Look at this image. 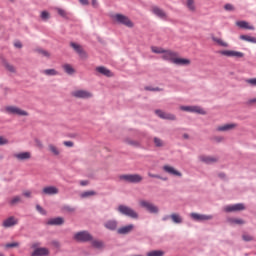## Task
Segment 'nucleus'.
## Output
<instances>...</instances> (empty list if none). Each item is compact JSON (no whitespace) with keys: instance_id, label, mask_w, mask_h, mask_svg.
<instances>
[{"instance_id":"nucleus-1","label":"nucleus","mask_w":256,"mask_h":256,"mask_svg":"<svg viewBox=\"0 0 256 256\" xmlns=\"http://www.w3.org/2000/svg\"><path fill=\"white\" fill-rule=\"evenodd\" d=\"M118 211L122 215H125L126 217H130L131 219H138L139 214L135 212L131 207L126 206V205H120L118 206Z\"/></svg>"},{"instance_id":"nucleus-2","label":"nucleus","mask_w":256,"mask_h":256,"mask_svg":"<svg viewBox=\"0 0 256 256\" xmlns=\"http://www.w3.org/2000/svg\"><path fill=\"white\" fill-rule=\"evenodd\" d=\"M114 21L117 23H120V25H125V27H129L130 29L134 27L133 22L129 17L123 15V14H115L113 15Z\"/></svg>"},{"instance_id":"nucleus-3","label":"nucleus","mask_w":256,"mask_h":256,"mask_svg":"<svg viewBox=\"0 0 256 256\" xmlns=\"http://www.w3.org/2000/svg\"><path fill=\"white\" fill-rule=\"evenodd\" d=\"M120 180L126 183H141L143 176L139 174H124L120 176Z\"/></svg>"},{"instance_id":"nucleus-4","label":"nucleus","mask_w":256,"mask_h":256,"mask_svg":"<svg viewBox=\"0 0 256 256\" xmlns=\"http://www.w3.org/2000/svg\"><path fill=\"white\" fill-rule=\"evenodd\" d=\"M139 205L149 213H159V208L147 200H140Z\"/></svg>"},{"instance_id":"nucleus-5","label":"nucleus","mask_w":256,"mask_h":256,"mask_svg":"<svg viewBox=\"0 0 256 256\" xmlns=\"http://www.w3.org/2000/svg\"><path fill=\"white\" fill-rule=\"evenodd\" d=\"M74 239L76 241H81L83 243L87 241H93V236L89 234L87 231L78 232L74 235Z\"/></svg>"},{"instance_id":"nucleus-6","label":"nucleus","mask_w":256,"mask_h":256,"mask_svg":"<svg viewBox=\"0 0 256 256\" xmlns=\"http://www.w3.org/2000/svg\"><path fill=\"white\" fill-rule=\"evenodd\" d=\"M72 97H76V99H91L93 94L87 90H75L72 92Z\"/></svg>"},{"instance_id":"nucleus-7","label":"nucleus","mask_w":256,"mask_h":256,"mask_svg":"<svg viewBox=\"0 0 256 256\" xmlns=\"http://www.w3.org/2000/svg\"><path fill=\"white\" fill-rule=\"evenodd\" d=\"M219 54L223 55V57H236L237 59L245 57L243 52H237L235 50H221L219 51Z\"/></svg>"},{"instance_id":"nucleus-8","label":"nucleus","mask_w":256,"mask_h":256,"mask_svg":"<svg viewBox=\"0 0 256 256\" xmlns=\"http://www.w3.org/2000/svg\"><path fill=\"white\" fill-rule=\"evenodd\" d=\"M181 111H187L189 113H199V115H206L207 112L199 106H181Z\"/></svg>"},{"instance_id":"nucleus-9","label":"nucleus","mask_w":256,"mask_h":256,"mask_svg":"<svg viewBox=\"0 0 256 256\" xmlns=\"http://www.w3.org/2000/svg\"><path fill=\"white\" fill-rule=\"evenodd\" d=\"M39 247V243L32 244V248L35 249L32 252V256H47L49 255V249L47 248H37Z\"/></svg>"},{"instance_id":"nucleus-10","label":"nucleus","mask_w":256,"mask_h":256,"mask_svg":"<svg viewBox=\"0 0 256 256\" xmlns=\"http://www.w3.org/2000/svg\"><path fill=\"white\" fill-rule=\"evenodd\" d=\"M70 46L72 47V49H74L75 52L78 53L79 57H81V59H87V52H85V50H83V46L79 45L75 42H71Z\"/></svg>"},{"instance_id":"nucleus-11","label":"nucleus","mask_w":256,"mask_h":256,"mask_svg":"<svg viewBox=\"0 0 256 256\" xmlns=\"http://www.w3.org/2000/svg\"><path fill=\"white\" fill-rule=\"evenodd\" d=\"M177 55V52H173L171 50H164V54H162V59H164V61H169L170 63H175Z\"/></svg>"},{"instance_id":"nucleus-12","label":"nucleus","mask_w":256,"mask_h":256,"mask_svg":"<svg viewBox=\"0 0 256 256\" xmlns=\"http://www.w3.org/2000/svg\"><path fill=\"white\" fill-rule=\"evenodd\" d=\"M18 224H19V219H17L14 216H10L3 221L2 227H5V229H9L10 227H15V225H18Z\"/></svg>"},{"instance_id":"nucleus-13","label":"nucleus","mask_w":256,"mask_h":256,"mask_svg":"<svg viewBox=\"0 0 256 256\" xmlns=\"http://www.w3.org/2000/svg\"><path fill=\"white\" fill-rule=\"evenodd\" d=\"M235 129H237V123H229L217 126L216 131L220 133H225L227 131H233Z\"/></svg>"},{"instance_id":"nucleus-14","label":"nucleus","mask_w":256,"mask_h":256,"mask_svg":"<svg viewBox=\"0 0 256 256\" xmlns=\"http://www.w3.org/2000/svg\"><path fill=\"white\" fill-rule=\"evenodd\" d=\"M190 217L194 221H211V219H213V216L211 215L199 214L195 212L191 213Z\"/></svg>"},{"instance_id":"nucleus-15","label":"nucleus","mask_w":256,"mask_h":256,"mask_svg":"<svg viewBox=\"0 0 256 256\" xmlns=\"http://www.w3.org/2000/svg\"><path fill=\"white\" fill-rule=\"evenodd\" d=\"M199 161H201L202 163H206V165H211L213 163H217V161H219V158L217 156L201 155L199 156Z\"/></svg>"},{"instance_id":"nucleus-16","label":"nucleus","mask_w":256,"mask_h":256,"mask_svg":"<svg viewBox=\"0 0 256 256\" xmlns=\"http://www.w3.org/2000/svg\"><path fill=\"white\" fill-rule=\"evenodd\" d=\"M42 195H59L57 186H46L42 189Z\"/></svg>"},{"instance_id":"nucleus-17","label":"nucleus","mask_w":256,"mask_h":256,"mask_svg":"<svg viewBox=\"0 0 256 256\" xmlns=\"http://www.w3.org/2000/svg\"><path fill=\"white\" fill-rule=\"evenodd\" d=\"M151 12L160 19H167V13H165L163 9L159 8V6H152Z\"/></svg>"},{"instance_id":"nucleus-18","label":"nucleus","mask_w":256,"mask_h":256,"mask_svg":"<svg viewBox=\"0 0 256 256\" xmlns=\"http://www.w3.org/2000/svg\"><path fill=\"white\" fill-rule=\"evenodd\" d=\"M225 211H227V213H231V211H245V204L238 203V204L226 206Z\"/></svg>"},{"instance_id":"nucleus-19","label":"nucleus","mask_w":256,"mask_h":256,"mask_svg":"<svg viewBox=\"0 0 256 256\" xmlns=\"http://www.w3.org/2000/svg\"><path fill=\"white\" fill-rule=\"evenodd\" d=\"M163 171H165V173H168L169 175H174L175 177H182V175H183V174H181V172H179L174 167L169 166V165H164Z\"/></svg>"},{"instance_id":"nucleus-20","label":"nucleus","mask_w":256,"mask_h":256,"mask_svg":"<svg viewBox=\"0 0 256 256\" xmlns=\"http://www.w3.org/2000/svg\"><path fill=\"white\" fill-rule=\"evenodd\" d=\"M155 113L158 115V117H160V119H168L169 121H175L176 119L174 114L165 113L162 110H156Z\"/></svg>"},{"instance_id":"nucleus-21","label":"nucleus","mask_w":256,"mask_h":256,"mask_svg":"<svg viewBox=\"0 0 256 256\" xmlns=\"http://www.w3.org/2000/svg\"><path fill=\"white\" fill-rule=\"evenodd\" d=\"M15 159L18 161H29L31 159V152H20L14 154Z\"/></svg>"},{"instance_id":"nucleus-22","label":"nucleus","mask_w":256,"mask_h":256,"mask_svg":"<svg viewBox=\"0 0 256 256\" xmlns=\"http://www.w3.org/2000/svg\"><path fill=\"white\" fill-rule=\"evenodd\" d=\"M96 72H98L100 75H104V77H113V72L104 66L96 67Z\"/></svg>"},{"instance_id":"nucleus-23","label":"nucleus","mask_w":256,"mask_h":256,"mask_svg":"<svg viewBox=\"0 0 256 256\" xmlns=\"http://www.w3.org/2000/svg\"><path fill=\"white\" fill-rule=\"evenodd\" d=\"M135 229V226L133 224H129L127 226H123L117 230L119 235H127L128 233H131Z\"/></svg>"},{"instance_id":"nucleus-24","label":"nucleus","mask_w":256,"mask_h":256,"mask_svg":"<svg viewBox=\"0 0 256 256\" xmlns=\"http://www.w3.org/2000/svg\"><path fill=\"white\" fill-rule=\"evenodd\" d=\"M174 65H180V66L191 65V60L187 58H179V54H177L176 59L174 60Z\"/></svg>"},{"instance_id":"nucleus-25","label":"nucleus","mask_w":256,"mask_h":256,"mask_svg":"<svg viewBox=\"0 0 256 256\" xmlns=\"http://www.w3.org/2000/svg\"><path fill=\"white\" fill-rule=\"evenodd\" d=\"M237 27L240 29H248L249 31H255V26L250 25L247 21H238L236 22Z\"/></svg>"},{"instance_id":"nucleus-26","label":"nucleus","mask_w":256,"mask_h":256,"mask_svg":"<svg viewBox=\"0 0 256 256\" xmlns=\"http://www.w3.org/2000/svg\"><path fill=\"white\" fill-rule=\"evenodd\" d=\"M48 151H50L54 157H59V155H61V150L54 144L48 145Z\"/></svg>"},{"instance_id":"nucleus-27","label":"nucleus","mask_w":256,"mask_h":256,"mask_svg":"<svg viewBox=\"0 0 256 256\" xmlns=\"http://www.w3.org/2000/svg\"><path fill=\"white\" fill-rule=\"evenodd\" d=\"M63 223H65L63 217L52 218L48 221V225H63Z\"/></svg>"},{"instance_id":"nucleus-28","label":"nucleus","mask_w":256,"mask_h":256,"mask_svg":"<svg viewBox=\"0 0 256 256\" xmlns=\"http://www.w3.org/2000/svg\"><path fill=\"white\" fill-rule=\"evenodd\" d=\"M212 41L216 43V45H218L219 47H229V44L219 37L213 36Z\"/></svg>"},{"instance_id":"nucleus-29","label":"nucleus","mask_w":256,"mask_h":256,"mask_svg":"<svg viewBox=\"0 0 256 256\" xmlns=\"http://www.w3.org/2000/svg\"><path fill=\"white\" fill-rule=\"evenodd\" d=\"M104 227H106V229H109L110 231H115V229H117V221L109 220L104 224Z\"/></svg>"},{"instance_id":"nucleus-30","label":"nucleus","mask_w":256,"mask_h":256,"mask_svg":"<svg viewBox=\"0 0 256 256\" xmlns=\"http://www.w3.org/2000/svg\"><path fill=\"white\" fill-rule=\"evenodd\" d=\"M62 69H64L65 73H67V75H73V73H75V68L73 66H71V64H64L62 66Z\"/></svg>"},{"instance_id":"nucleus-31","label":"nucleus","mask_w":256,"mask_h":256,"mask_svg":"<svg viewBox=\"0 0 256 256\" xmlns=\"http://www.w3.org/2000/svg\"><path fill=\"white\" fill-rule=\"evenodd\" d=\"M186 7L189 9V11H192V13H195V11H197V7L195 6V0H186Z\"/></svg>"},{"instance_id":"nucleus-32","label":"nucleus","mask_w":256,"mask_h":256,"mask_svg":"<svg viewBox=\"0 0 256 256\" xmlns=\"http://www.w3.org/2000/svg\"><path fill=\"white\" fill-rule=\"evenodd\" d=\"M14 115H18L19 117H27L29 116V112L17 107L14 112Z\"/></svg>"},{"instance_id":"nucleus-33","label":"nucleus","mask_w":256,"mask_h":256,"mask_svg":"<svg viewBox=\"0 0 256 256\" xmlns=\"http://www.w3.org/2000/svg\"><path fill=\"white\" fill-rule=\"evenodd\" d=\"M170 218L172 219L173 223H183V218L177 213L171 214Z\"/></svg>"},{"instance_id":"nucleus-34","label":"nucleus","mask_w":256,"mask_h":256,"mask_svg":"<svg viewBox=\"0 0 256 256\" xmlns=\"http://www.w3.org/2000/svg\"><path fill=\"white\" fill-rule=\"evenodd\" d=\"M240 39H242V41H247L248 43L256 44V38L249 35H241Z\"/></svg>"},{"instance_id":"nucleus-35","label":"nucleus","mask_w":256,"mask_h":256,"mask_svg":"<svg viewBox=\"0 0 256 256\" xmlns=\"http://www.w3.org/2000/svg\"><path fill=\"white\" fill-rule=\"evenodd\" d=\"M42 73L44 75H48L49 77L59 75V72H57V70H55V69H46V70H43Z\"/></svg>"},{"instance_id":"nucleus-36","label":"nucleus","mask_w":256,"mask_h":256,"mask_svg":"<svg viewBox=\"0 0 256 256\" xmlns=\"http://www.w3.org/2000/svg\"><path fill=\"white\" fill-rule=\"evenodd\" d=\"M147 256H164L165 252L163 250H152L146 254Z\"/></svg>"},{"instance_id":"nucleus-37","label":"nucleus","mask_w":256,"mask_h":256,"mask_svg":"<svg viewBox=\"0 0 256 256\" xmlns=\"http://www.w3.org/2000/svg\"><path fill=\"white\" fill-rule=\"evenodd\" d=\"M94 195H97V192L90 190V191L83 192L80 195V197H82V199H87V197H93Z\"/></svg>"},{"instance_id":"nucleus-38","label":"nucleus","mask_w":256,"mask_h":256,"mask_svg":"<svg viewBox=\"0 0 256 256\" xmlns=\"http://www.w3.org/2000/svg\"><path fill=\"white\" fill-rule=\"evenodd\" d=\"M16 110H17V106H7L5 108V112L8 113V115H15Z\"/></svg>"},{"instance_id":"nucleus-39","label":"nucleus","mask_w":256,"mask_h":256,"mask_svg":"<svg viewBox=\"0 0 256 256\" xmlns=\"http://www.w3.org/2000/svg\"><path fill=\"white\" fill-rule=\"evenodd\" d=\"M4 67L9 71L10 73H15V66L9 64V62H4Z\"/></svg>"},{"instance_id":"nucleus-40","label":"nucleus","mask_w":256,"mask_h":256,"mask_svg":"<svg viewBox=\"0 0 256 256\" xmlns=\"http://www.w3.org/2000/svg\"><path fill=\"white\" fill-rule=\"evenodd\" d=\"M154 144L155 147H163V145H165V143H163V140H161V138L158 137L154 138Z\"/></svg>"},{"instance_id":"nucleus-41","label":"nucleus","mask_w":256,"mask_h":256,"mask_svg":"<svg viewBox=\"0 0 256 256\" xmlns=\"http://www.w3.org/2000/svg\"><path fill=\"white\" fill-rule=\"evenodd\" d=\"M148 177H151L152 179H161L162 181H167V178H163L158 174H153L151 172H148Z\"/></svg>"},{"instance_id":"nucleus-42","label":"nucleus","mask_w":256,"mask_h":256,"mask_svg":"<svg viewBox=\"0 0 256 256\" xmlns=\"http://www.w3.org/2000/svg\"><path fill=\"white\" fill-rule=\"evenodd\" d=\"M151 50H152V53H157V54L162 53V55L165 53V50L163 48H159V47H155V46H153L151 48Z\"/></svg>"},{"instance_id":"nucleus-43","label":"nucleus","mask_w":256,"mask_h":256,"mask_svg":"<svg viewBox=\"0 0 256 256\" xmlns=\"http://www.w3.org/2000/svg\"><path fill=\"white\" fill-rule=\"evenodd\" d=\"M245 83H247V85H250V87H256V78L246 79Z\"/></svg>"},{"instance_id":"nucleus-44","label":"nucleus","mask_w":256,"mask_h":256,"mask_svg":"<svg viewBox=\"0 0 256 256\" xmlns=\"http://www.w3.org/2000/svg\"><path fill=\"white\" fill-rule=\"evenodd\" d=\"M17 203H21V198H20V196H14V197L10 200V205H17Z\"/></svg>"},{"instance_id":"nucleus-45","label":"nucleus","mask_w":256,"mask_h":256,"mask_svg":"<svg viewBox=\"0 0 256 256\" xmlns=\"http://www.w3.org/2000/svg\"><path fill=\"white\" fill-rule=\"evenodd\" d=\"M93 247H96V249H101L103 247V242L99 240H92Z\"/></svg>"},{"instance_id":"nucleus-46","label":"nucleus","mask_w":256,"mask_h":256,"mask_svg":"<svg viewBox=\"0 0 256 256\" xmlns=\"http://www.w3.org/2000/svg\"><path fill=\"white\" fill-rule=\"evenodd\" d=\"M56 11L60 17H67V12L61 8H56Z\"/></svg>"},{"instance_id":"nucleus-47","label":"nucleus","mask_w":256,"mask_h":256,"mask_svg":"<svg viewBox=\"0 0 256 256\" xmlns=\"http://www.w3.org/2000/svg\"><path fill=\"white\" fill-rule=\"evenodd\" d=\"M38 53H40V55H42L43 57H51V54L47 52V50L39 49Z\"/></svg>"},{"instance_id":"nucleus-48","label":"nucleus","mask_w":256,"mask_h":256,"mask_svg":"<svg viewBox=\"0 0 256 256\" xmlns=\"http://www.w3.org/2000/svg\"><path fill=\"white\" fill-rule=\"evenodd\" d=\"M232 223H235L236 225H244L245 221H243V219L235 218L232 219Z\"/></svg>"},{"instance_id":"nucleus-49","label":"nucleus","mask_w":256,"mask_h":256,"mask_svg":"<svg viewBox=\"0 0 256 256\" xmlns=\"http://www.w3.org/2000/svg\"><path fill=\"white\" fill-rule=\"evenodd\" d=\"M13 247H19V243L18 242H13V243L6 244L7 249H13Z\"/></svg>"},{"instance_id":"nucleus-50","label":"nucleus","mask_w":256,"mask_h":256,"mask_svg":"<svg viewBox=\"0 0 256 256\" xmlns=\"http://www.w3.org/2000/svg\"><path fill=\"white\" fill-rule=\"evenodd\" d=\"M242 239L243 241H253V236L249 234H243Z\"/></svg>"},{"instance_id":"nucleus-51","label":"nucleus","mask_w":256,"mask_h":256,"mask_svg":"<svg viewBox=\"0 0 256 256\" xmlns=\"http://www.w3.org/2000/svg\"><path fill=\"white\" fill-rule=\"evenodd\" d=\"M36 210L38 212H40L41 215H46L47 212H45V210L43 209V207H41V205H36Z\"/></svg>"},{"instance_id":"nucleus-52","label":"nucleus","mask_w":256,"mask_h":256,"mask_svg":"<svg viewBox=\"0 0 256 256\" xmlns=\"http://www.w3.org/2000/svg\"><path fill=\"white\" fill-rule=\"evenodd\" d=\"M64 211H67L68 213H74L75 208L71 207V206H64L63 207Z\"/></svg>"},{"instance_id":"nucleus-53","label":"nucleus","mask_w":256,"mask_h":256,"mask_svg":"<svg viewBox=\"0 0 256 256\" xmlns=\"http://www.w3.org/2000/svg\"><path fill=\"white\" fill-rule=\"evenodd\" d=\"M7 143H9V140L3 136H0V145H7Z\"/></svg>"},{"instance_id":"nucleus-54","label":"nucleus","mask_w":256,"mask_h":256,"mask_svg":"<svg viewBox=\"0 0 256 256\" xmlns=\"http://www.w3.org/2000/svg\"><path fill=\"white\" fill-rule=\"evenodd\" d=\"M22 195H23L24 197H27L28 199H30V197H31V195H32V192H31V190H25V191L22 193Z\"/></svg>"},{"instance_id":"nucleus-55","label":"nucleus","mask_w":256,"mask_h":256,"mask_svg":"<svg viewBox=\"0 0 256 256\" xmlns=\"http://www.w3.org/2000/svg\"><path fill=\"white\" fill-rule=\"evenodd\" d=\"M41 18L44 19V20L49 19V12L43 11V12L41 13Z\"/></svg>"},{"instance_id":"nucleus-56","label":"nucleus","mask_w":256,"mask_h":256,"mask_svg":"<svg viewBox=\"0 0 256 256\" xmlns=\"http://www.w3.org/2000/svg\"><path fill=\"white\" fill-rule=\"evenodd\" d=\"M224 8H225V10L226 11H234V7H233V5H231V4H226L225 6H224Z\"/></svg>"},{"instance_id":"nucleus-57","label":"nucleus","mask_w":256,"mask_h":256,"mask_svg":"<svg viewBox=\"0 0 256 256\" xmlns=\"http://www.w3.org/2000/svg\"><path fill=\"white\" fill-rule=\"evenodd\" d=\"M35 143L38 149H43V142H41V140H35Z\"/></svg>"},{"instance_id":"nucleus-58","label":"nucleus","mask_w":256,"mask_h":256,"mask_svg":"<svg viewBox=\"0 0 256 256\" xmlns=\"http://www.w3.org/2000/svg\"><path fill=\"white\" fill-rule=\"evenodd\" d=\"M63 145H65V147H73L74 143L72 141H64Z\"/></svg>"},{"instance_id":"nucleus-59","label":"nucleus","mask_w":256,"mask_h":256,"mask_svg":"<svg viewBox=\"0 0 256 256\" xmlns=\"http://www.w3.org/2000/svg\"><path fill=\"white\" fill-rule=\"evenodd\" d=\"M14 46L17 48V49H21V47H23V44H21L20 41H17L14 43Z\"/></svg>"},{"instance_id":"nucleus-60","label":"nucleus","mask_w":256,"mask_h":256,"mask_svg":"<svg viewBox=\"0 0 256 256\" xmlns=\"http://www.w3.org/2000/svg\"><path fill=\"white\" fill-rule=\"evenodd\" d=\"M254 103H256V98H252L248 100V105H253Z\"/></svg>"},{"instance_id":"nucleus-61","label":"nucleus","mask_w":256,"mask_h":256,"mask_svg":"<svg viewBox=\"0 0 256 256\" xmlns=\"http://www.w3.org/2000/svg\"><path fill=\"white\" fill-rule=\"evenodd\" d=\"M147 89V91H162V89L161 88H146Z\"/></svg>"},{"instance_id":"nucleus-62","label":"nucleus","mask_w":256,"mask_h":256,"mask_svg":"<svg viewBox=\"0 0 256 256\" xmlns=\"http://www.w3.org/2000/svg\"><path fill=\"white\" fill-rule=\"evenodd\" d=\"M81 5H89V0H79Z\"/></svg>"},{"instance_id":"nucleus-63","label":"nucleus","mask_w":256,"mask_h":256,"mask_svg":"<svg viewBox=\"0 0 256 256\" xmlns=\"http://www.w3.org/2000/svg\"><path fill=\"white\" fill-rule=\"evenodd\" d=\"M93 7H97V0H92Z\"/></svg>"},{"instance_id":"nucleus-64","label":"nucleus","mask_w":256,"mask_h":256,"mask_svg":"<svg viewBox=\"0 0 256 256\" xmlns=\"http://www.w3.org/2000/svg\"><path fill=\"white\" fill-rule=\"evenodd\" d=\"M81 185L85 186V185H87V182L82 181V182H81Z\"/></svg>"}]
</instances>
